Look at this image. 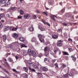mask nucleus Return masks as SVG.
<instances>
[{
    "label": "nucleus",
    "mask_w": 78,
    "mask_h": 78,
    "mask_svg": "<svg viewBox=\"0 0 78 78\" xmlns=\"http://www.w3.org/2000/svg\"><path fill=\"white\" fill-rule=\"evenodd\" d=\"M50 51V47H46L44 48V51L45 53V56L47 57L49 56V51Z\"/></svg>",
    "instance_id": "1"
},
{
    "label": "nucleus",
    "mask_w": 78,
    "mask_h": 78,
    "mask_svg": "<svg viewBox=\"0 0 78 78\" xmlns=\"http://www.w3.org/2000/svg\"><path fill=\"white\" fill-rule=\"evenodd\" d=\"M37 37L39 39V41L41 42H42V43H44V38H42V37H43V35L38 34L37 35Z\"/></svg>",
    "instance_id": "2"
},
{
    "label": "nucleus",
    "mask_w": 78,
    "mask_h": 78,
    "mask_svg": "<svg viewBox=\"0 0 78 78\" xmlns=\"http://www.w3.org/2000/svg\"><path fill=\"white\" fill-rule=\"evenodd\" d=\"M17 43V42H16L15 43H12L10 44H9L8 46V48H10V49L11 50H12L14 51L15 50V48L14 47V44L16 43Z\"/></svg>",
    "instance_id": "3"
},
{
    "label": "nucleus",
    "mask_w": 78,
    "mask_h": 78,
    "mask_svg": "<svg viewBox=\"0 0 78 78\" xmlns=\"http://www.w3.org/2000/svg\"><path fill=\"white\" fill-rule=\"evenodd\" d=\"M57 45L58 47H62L63 45V41L61 40L58 41Z\"/></svg>",
    "instance_id": "4"
},
{
    "label": "nucleus",
    "mask_w": 78,
    "mask_h": 78,
    "mask_svg": "<svg viewBox=\"0 0 78 78\" xmlns=\"http://www.w3.org/2000/svg\"><path fill=\"white\" fill-rule=\"evenodd\" d=\"M23 17L25 19H31V17L30 14L26 13L23 16Z\"/></svg>",
    "instance_id": "5"
},
{
    "label": "nucleus",
    "mask_w": 78,
    "mask_h": 78,
    "mask_svg": "<svg viewBox=\"0 0 78 78\" xmlns=\"http://www.w3.org/2000/svg\"><path fill=\"white\" fill-rule=\"evenodd\" d=\"M12 36L13 38H15V39H16L17 37H19V34L14 33L12 34Z\"/></svg>",
    "instance_id": "6"
},
{
    "label": "nucleus",
    "mask_w": 78,
    "mask_h": 78,
    "mask_svg": "<svg viewBox=\"0 0 78 78\" xmlns=\"http://www.w3.org/2000/svg\"><path fill=\"white\" fill-rule=\"evenodd\" d=\"M36 64L34 65V67L35 69H37V70H39V62H37L36 63Z\"/></svg>",
    "instance_id": "7"
},
{
    "label": "nucleus",
    "mask_w": 78,
    "mask_h": 78,
    "mask_svg": "<svg viewBox=\"0 0 78 78\" xmlns=\"http://www.w3.org/2000/svg\"><path fill=\"white\" fill-rule=\"evenodd\" d=\"M48 3L50 5H53L54 4V0H49Z\"/></svg>",
    "instance_id": "8"
},
{
    "label": "nucleus",
    "mask_w": 78,
    "mask_h": 78,
    "mask_svg": "<svg viewBox=\"0 0 78 78\" xmlns=\"http://www.w3.org/2000/svg\"><path fill=\"white\" fill-rule=\"evenodd\" d=\"M0 68H1V69H2V70H3V71H4L5 72V73H8V74H9V72L7 71L6 69L2 68V66H0Z\"/></svg>",
    "instance_id": "9"
},
{
    "label": "nucleus",
    "mask_w": 78,
    "mask_h": 78,
    "mask_svg": "<svg viewBox=\"0 0 78 78\" xmlns=\"http://www.w3.org/2000/svg\"><path fill=\"white\" fill-rule=\"evenodd\" d=\"M29 30L30 31H33L34 30L33 28V25H32L30 26V27L29 28Z\"/></svg>",
    "instance_id": "10"
},
{
    "label": "nucleus",
    "mask_w": 78,
    "mask_h": 78,
    "mask_svg": "<svg viewBox=\"0 0 78 78\" xmlns=\"http://www.w3.org/2000/svg\"><path fill=\"white\" fill-rule=\"evenodd\" d=\"M38 28L39 30H40L41 31H43L45 30V29L43 27H42L41 26H39L38 27Z\"/></svg>",
    "instance_id": "11"
},
{
    "label": "nucleus",
    "mask_w": 78,
    "mask_h": 78,
    "mask_svg": "<svg viewBox=\"0 0 78 78\" xmlns=\"http://www.w3.org/2000/svg\"><path fill=\"white\" fill-rule=\"evenodd\" d=\"M10 28L8 26H6L4 27V30L5 31H8V30H9Z\"/></svg>",
    "instance_id": "12"
},
{
    "label": "nucleus",
    "mask_w": 78,
    "mask_h": 78,
    "mask_svg": "<svg viewBox=\"0 0 78 78\" xmlns=\"http://www.w3.org/2000/svg\"><path fill=\"white\" fill-rule=\"evenodd\" d=\"M52 38L54 39H57L58 38V36L57 35L53 34L52 36Z\"/></svg>",
    "instance_id": "13"
},
{
    "label": "nucleus",
    "mask_w": 78,
    "mask_h": 78,
    "mask_svg": "<svg viewBox=\"0 0 78 78\" xmlns=\"http://www.w3.org/2000/svg\"><path fill=\"white\" fill-rule=\"evenodd\" d=\"M65 16L67 17H70L72 16V13H68L65 14Z\"/></svg>",
    "instance_id": "14"
},
{
    "label": "nucleus",
    "mask_w": 78,
    "mask_h": 78,
    "mask_svg": "<svg viewBox=\"0 0 78 78\" xmlns=\"http://www.w3.org/2000/svg\"><path fill=\"white\" fill-rule=\"evenodd\" d=\"M22 76L23 78H28V74L26 73L23 74Z\"/></svg>",
    "instance_id": "15"
},
{
    "label": "nucleus",
    "mask_w": 78,
    "mask_h": 78,
    "mask_svg": "<svg viewBox=\"0 0 78 78\" xmlns=\"http://www.w3.org/2000/svg\"><path fill=\"white\" fill-rule=\"evenodd\" d=\"M5 5L6 6H9L10 5H11V3H10V2H9L6 3Z\"/></svg>",
    "instance_id": "16"
},
{
    "label": "nucleus",
    "mask_w": 78,
    "mask_h": 78,
    "mask_svg": "<svg viewBox=\"0 0 78 78\" xmlns=\"http://www.w3.org/2000/svg\"><path fill=\"white\" fill-rule=\"evenodd\" d=\"M19 40L21 42H24L25 41V38L22 37H20L19 39Z\"/></svg>",
    "instance_id": "17"
},
{
    "label": "nucleus",
    "mask_w": 78,
    "mask_h": 78,
    "mask_svg": "<svg viewBox=\"0 0 78 78\" xmlns=\"http://www.w3.org/2000/svg\"><path fill=\"white\" fill-rule=\"evenodd\" d=\"M44 62L48 64V62H49V59H48V58H44Z\"/></svg>",
    "instance_id": "18"
},
{
    "label": "nucleus",
    "mask_w": 78,
    "mask_h": 78,
    "mask_svg": "<svg viewBox=\"0 0 78 78\" xmlns=\"http://www.w3.org/2000/svg\"><path fill=\"white\" fill-rule=\"evenodd\" d=\"M28 68L30 70H31L32 72H36V70L35 69H34L33 68H31L29 66Z\"/></svg>",
    "instance_id": "19"
},
{
    "label": "nucleus",
    "mask_w": 78,
    "mask_h": 78,
    "mask_svg": "<svg viewBox=\"0 0 78 78\" xmlns=\"http://www.w3.org/2000/svg\"><path fill=\"white\" fill-rule=\"evenodd\" d=\"M6 2V0H1L0 3L2 4H4Z\"/></svg>",
    "instance_id": "20"
},
{
    "label": "nucleus",
    "mask_w": 78,
    "mask_h": 78,
    "mask_svg": "<svg viewBox=\"0 0 78 78\" xmlns=\"http://www.w3.org/2000/svg\"><path fill=\"white\" fill-rule=\"evenodd\" d=\"M62 54L63 55H69V54L68 53V52L66 51H62Z\"/></svg>",
    "instance_id": "21"
},
{
    "label": "nucleus",
    "mask_w": 78,
    "mask_h": 78,
    "mask_svg": "<svg viewBox=\"0 0 78 78\" xmlns=\"http://www.w3.org/2000/svg\"><path fill=\"white\" fill-rule=\"evenodd\" d=\"M48 70V68L46 67H44L42 68V70L43 71H47Z\"/></svg>",
    "instance_id": "22"
},
{
    "label": "nucleus",
    "mask_w": 78,
    "mask_h": 78,
    "mask_svg": "<svg viewBox=\"0 0 78 78\" xmlns=\"http://www.w3.org/2000/svg\"><path fill=\"white\" fill-rule=\"evenodd\" d=\"M68 50L70 52H71L73 51V49L72 48H68Z\"/></svg>",
    "instance_id": "23"
},
{
    "label": "nucleus",
    "mask_w": 78,
    "mask_h": 78,
    "mask_svg": "<svg viewBox=\"0 0 78 78\" xmlns=\"http://www.w3.org/2000/svg\"><path fill=\"white\" fill-rule=\"evenodd\" d=\"M31 41L33 42H36V38L34 37H33Z\"/></svg>",
    "instance_id": "24"
},
{
    "label": "nucleus",
    "mask_w": 78,
    "mask_h": 78,
    "mask_svg": "<svg viewBox=\"0 0 78 78\" xmlns=\"http://www.w3.org/2000/svg\"><path fill=\"white\" fill-rule=\"evenodd\" d=\"M23 54L25 56H27V55L28 54V51L26 50L24 51L23 52Z\"/></svg>",
    "instance_id": "25"
},
{
    "label": "nucleus",
    "mask_w": 78,
    "mask_h": 78,
    "mask_svg": "<svg viewBox=\"0 0 78 78\" xmlns=\"http://www.w3.org/2000/svg\"><path fill=\"white\" fill-rule=\"evenodd\" d=\"M23 69L26 72H28V68L27 67H23Z\"/></svg>",
    "instance_id": "26"
},
{
    "label": "nucleus",
    "mask_w": 78,
    "mask_h": 78,
    "mask_svg": "<svg viewBox=\"0 0 78 78\" xmlns=\"http://www.w3.org/2000/svg\"><path fill=\"white\" fill-rule=\"evenodd\" d=\"M29 64L30 66V67H32V66H33V63L32 62H31V61H29Z\"/></svg>",
    "instance_id": "27"
},
{
    "label": "nucleus",
    "mask_w": 78,
    "mask_h": 78,
    "mask_svg": "<svg viewBox=\"0 0 78 78\" xmlns=\"http://www.w3.org/2000/svg\"><path fill=\"white\" fill-rule=\"evenodd\" d=\"M12 70H13V72H16V73L17 74L20 73L19 72L17 71L16 69H12Z\"/></svg>",
    "instance_id": "28"
},
{
    "label": "nucleus",
    "mask_w": 78,
    "mask_h": 78,
    "mask_svg": "<svg viewBox=\"0 0 78 78\" xmlns=\"http://www.w3.org/2000/svg\"><path fill=\"white\" fill-rule=\"evenodd\" d=\"M27 52L28 53H29L30 55H31V54L32 53V52L31 51V49H28V51H27Z\"/></svg>",
    "instance_id": "29"
},
{
    "label": "nucleus",
    "mask_w": 78,
    "mask_h": 78,
    "mask_svg": "<svg viewBox=\"0 0 78 78\" xmlns=\"http://www.w3.org/2000/svg\"><path fill=\"white\" fill-rule=\"evenodd\" d=\"M32 55L33 56H36V54L34 51H33L32 52Z\"/></svg>",
    "instance_id": "30"
},
{
    "label": "nucleus",
    "mask_w": 78,
    "mask_h": 78,
    "mask_svg": "<svg viewBox=\"0 0 78 78\" xmlns=\"http://www.w3.org/2000/svg\"><path fill=\"white\" fill-rule=\"evenodd\" d=\"M54 16H55V15H53L52 16H51V17L52 19L53 20V21H56V20L55 19V18Z\"/></svg>",
    "instance_id": "31"
},
{
    "label": "nucleus",
    "mask_w": 78,
    "mask_h": 78,
    "mask_svg": "<svg viewBox=\"0 0 78 78\" xmlns=\"http://www.w3.org/2000/svg\"><path fill=\"white\" fill-rule=\"evenodd\" d=\"M2 37H3V39L4 41H6L7 39V37H6V36L5 35H3L2 36Z\"/></svg>",
    "instance_id": "32"
},
{
    "label": "nucleus",
    "mask_w": 78,
    "mask_h": 78,
    "mask_svg": "<svg viewBox=\"0 0 78 78\" xmlns=\"http://www.w3.org/2000/svg\"><path fill=\"white\" fill-rule=\"evenodd\" d=\"M44 56V55L42 54V53H41L40 54H39L38 55V57L39 58H41L42 56Z\"/></svg>",
    "instance_id": "33"
},
{
    "label": "nucleus",
    "mask_w": 78,
    "mask_h": 78,
    "mask_svg": "<svg viewBox=\"0 0 78 78\" xmlns=\"http://www.w3.org/2000/svg\"><path fill=\"white\" fill-rule=\"evenodd\" d=\"M20 14H21V15H23V14H24V12H23V11L22 10H20Z\"/></svg>",
    "instance_id": "34"
},
{
    "label": "nucleus",
    "mask_w": 78,
    "mask_h": 78,
    "mask_svg": "<svg viewBox=\"0 0 78 78\" xmlns=\"http://www.w3.org/2000/svg\"><path fill=\"white\" fill-rule=\"evenodd\" d=\"M17 28H12V31H17Z\"/></svg>",
    "instance_id": "35"
},
{
    "label": "nucleus",
    "mask_w": 78,
    "mask_h": 78,
    "mask_svg": "<svg viewBox=\"0 0 78 78\" xmlns=\"http://www.w3.org/2000/svg\"><path fill=\"white\" fill-rule=\"evenodd\" d=\"M63 76L64 78H66L67 77L69 76V75L67 74H66L64 75Z\"/></svg>",
    "instance_id": "36"
},
{
    "label": "nucleus",
    "mask_w": 78,
    "mask_h": 78,
    "mask_svg": "<svg viewBox=\"0 0 78 78\" xmlns=\"http://www.w3.org/2000/svg\"><path fill=\"white\" fill-rule=\"evenodd\" d=\"M21 47H25V48H27V46L25 45V44H23L21 45Z\"/></svg>",
    "instance_id": "37"
},
{
    "label": "nucleus",
    "mask_w": 78,
    "mask_h": 78,
    "mask_svg": "<svg viewBox=\"0 0 78 78\" xmlns=\"http://www.w3.org/2000/svg\"><path fill=\"white\" fill-rule=\"evenodd\" d=\"M62 24L63 26H64V27H67V24H66L64 23H62Z\"/></svg>",
    "instance_id": "38"
},
{
    "label": "nucleus",
    "mask_w": 78,
    "mask_h": 78,
    "mask_svg": "<svg viewBox=\"0 0 78 78\" xmlns=\"http://www.w3.org/2000/svg\"><path fill=\"white\" fill-rule=\"evenodd\" d=\"M73 75H74V74H73V72H71L69 73V76H72Z\"/></svg>",
    "instance_id": "39"
},
{
    "label": "nucleus",
    "mask_w": 78,
    "mask_h": 78,
    "mask_svg": "<svg viewBox=\"0 0 78 78\" xmlns=\"http://www.w3.org/2000/svg\"><path fill=\"white\" fill-rule=\"evenodd\" d=\"M55 66L56 68H59V67L58 66V63H56L55 64Z\"/></svg>",
    "instance_id": "40"
},
{
    "label": "nucleus",
    "mask_w": 78,
    "mask_h": 78,
    "mask_svg": "<svg viewBox=\"0 0 78 78\" xmlns=\"http://www.w3.org/2000/svg\"><path fill=\"white\" fill-rule=\"evenodd\" d=\"M68 41L71 43H72V39L71 38H69L68 39Z\"/></svg>",
    "instance_id": "41"
},
{
    "label": "nucleus",
    "mask_w": 78,
    "mask_h": 78,
    "mask_svg": "<svg viewBox=\"0 0 78 78\" xmlns=\"http://www.w3.org/2000/svg\"><path fill=\"white\" fill-rule=\"evenodd\" d=\"M10 11H13L14 10H15L16 9L15 8V7H13L10 8Z\"/></svg>",
    "instance_id": "42"
},
{
    "label": "nucleus",
    "mask_w": 78,
    "mask_h": 78,
    "mask_svg": "<svg viewBox=\"0 0 78 78\" xmlns=\"http://www.w3.org/2000/svg\"><path fill=\"white\" fill-rule=\"evenodd\" d=\"M6 16L7 17H8L9 19H10V18H11V17H10V15L8 14H7L6 15Z\"/></svg>",
    "instance_id": "43"
},
{
    "label": "nucleus",
    "mask_w": 78,
    "mask_h": 78,
    "mask_svg": "<svg viewBox=\"0 0 78 78\" xmlns=\"http://www.w3.org/2000/svg\"><path fill=\"white\" fill-rule=\"evenodd\" d=\"M62 68H65V67H67V65L62 64Z\"/></svg>",
    "instance_id": "44"
},
{
    "label": "nucleus",
    "mask_w": 78,
    "mask_h": 78,
    "mask_svg": "<svg viewBox=\"0 0 78 78\" xmlns=\"http://www.w3.org/2000/svg\"><path fill=\"white\" fill-rule=\"evenodd\" d=\"M65 10V8H64L61 10V12H62V13H64V12Z\"/></svg>",
    "instance_id": "45"
},
{
    "label": "nucleus",
    "mask_w": 78,
    "mask_h": 78,
    "mask_svg": "<svg viewBox=\"0 0 78 78\" xmlns=\"http://www.w3.org/2000/svg\"><path fill=\"white\" fill-rule=\"evenodd\" d=\"M50 44V42L49 41H46L45 43H44V45H47L48 44Z\"/></svg>",
    "instance_id": "46"
},
{
    "label": "nucleus",
    "mask_w": 78,
    "mask_h": 78,
    "mask_svg": "<svg viewBox=\"0 0 78 78\" xmlns=\"http://www.w3.org/2000/svg\"><path fill=\"white\" fill-rule=\"evenodd\" d=\"M8 60L10 62H12V61H13V60H12V59H11V58H9Z\"/></svg>",
    "instance_id": "47"
},
{
    "label": "nucleus",
    "mask_w": 78,
    "mask_h": 78,
    "mask_svg": "<svg viewBox=\"0 0 78 78\" xmlns=\"http://www.w3.org/2000/svg\"><path fill=\"white\" fill-rule=\"evenodd\" d=\"M36 12H37V13H39L40 14L41 13V12L40 11V10H39V9H37L36 10Z\"/></svg>",
    "instance_id": "48"
},
{
    "label": "nucleus",
    "mask_w": 78,
    "mask_h": 78,
    "mask_svg": "<svg viewBox=\"0 0 78 78\" xmlns=\"http://www.w3.org/2000/svg\"><path fill=\"white\" fill-rule=\"evenodd\" d=\"M33 18L34 19H37V16L36 15H34L33 16Z\"/></svg>",
    "instance_id": "49"
},
{
    "label": "nucleus",
    "mask_w": 78,
    "mask_h": 78,
    "mask_svg": "<svg viewBox=\"0 0 78 78\" xmlns=\"http://www.w3.org/2000/svg\"><path fill=\"white\" fill-rule=\"evenodd\" d=\"M43 13L45 14V16H48V15L47 14V12H43Z\"/></svg>",
    "instance_id": "50"
},
{
    "label": "nucleus",
    "mask_w": 78,
    "mask_h": 78,
    "mask_svg": "<svg viewBox=\"0 0 78 78\" xmlns=\"http://www.w3.org/2000/svg\"><path fill=\"white\" fill-rule=\"evenodd\" d=\"M76 58L73 57V59L74 62H75L76 61Z\"/></svg>",
    "instance_id": "51"
},
{
    "label": "nucleus",
    "mask_w": 78,
    "mask_h": 78,
    "mask_svg": "<svg viewBox=\"0 0 78 78\" xmlns=\"http://www.w3.org/2000/svg\"><path fill=\"white\" fill-rule=\"evenodd\" d=\"M22 16H18L17 18V19H22Z\"/></svg>",
    "instance_id": "52"
},
{
    "label": "nucleus",
    "mask_w": 78,
    "mask_h": 78,
    "mask_svg": "<svg viewBox=\"0 0 78 78\" xmlns=\"http://www.w3.org/2000/svg\"><path fill=\"white\" fill-rule=\"evenodd\" d=\"M0 11H5V10L4 9L1 8L0 9Z\"/></svg>",
    "instance_id": "53"
},
{
    "label": "nucleus",
    "mask_w": 78,
    "mask_h": 78,
    "mask_svg": "<svg viewBox=\"0 0 78 78\" xmlns=\"http://www.w3.org/2000/svg\"><path fill=\"white\" fill-rule=\"evenodd\" d=\"M61 31V28L60 29H58V30H57V32H58V33H60Z\"/></svg>",
    "instance_id": "54"
},
{
    "label": "nucleus",
    "mask_w": 78,
    "mask_h": 78,
    "mask_svg": "<svg viewBox=\"0 0 78 78\" xmlns=\"http://www.w3.org/2000/svg\"><path fill=\"white\" fill-rule=\"evenodd\" d=\"M65 58L66 60H67L69 58V57L68 56H66L65 57Z\"/></svg>",
    "instance_id": "55"
},
{
    "label": "nucleus",
    "mask_w": 78,
    "mask_h": 78,
    "mask_svg": "<svg viewBox=\"0 0 78 78\" xmlns=\"http://www.w3.org/2000/svg\"><path fill=\"white\" fill-rule=\"evenodd\" d=\"M0 17H4V15L0 14Z\"/></svg>",
    "instance_id": "56"
},
{
    "label": "nucleus",
    "mask_w": 78,
    "mask_h": 78,
    "mask_svg": "<svg viewBox=\"0 0 78 78\" xmlns=\"http://www.w3.org/2000/svg\"><path fill=\"white\" fill-rule=\"evenodd\" d=\"M55 50L57 51H59V48H57L55 49Z\"/></svg>",
    "instance_id": "57"
},
{
    "label": "nucleus",
    "mask_w": 78,
    "mask_h": 78,
    "mask_svg": "<svg viewBox=\"0 0 78 78\" xmlns=\"http://www.w3.org/2000/svg\"><path fill=\"white\" fill-rule=\"evenodd\" d=\"M56 61V59H52V62H55V61Z\"/></svg>",
    "instance_id": "58"
},
{
    "label": "nucleus",
    "mask_w": 78,
    "mask_h": 78,
    "mask_svg": "<svg viewBox=\"0 0 78 78\" xmlns=\"http://www.w3.org/2000/svg\"><path fill=\"white\" fill-rule=\"evenodd\" d=\"M46 24L48 25L49 27H50V23H46Z\"/></svg>",
    "instance_id": "59"
},
{
    "label": "nucleus",
    "mask_w": 78,
    "mask_h": 78,
    "mask_svg": "<svg viewBox=\"0 0 78 78\" xmlns=\"http://www.w3.org/2000/svg\"><path fill=\"white\" fill-rule=\"evenodd\" d=\"M75 40H76V41H78V37H75Z\"/></svg>",
    "instance_id": "60"
},
{
    "label": "nucleus",
    "mask_w": 78,
    "mask_h": 78,
    "mask_svg": "<svg viewBox=\"0 0 78 78\" xmlns=\"http://www.w3.org/2000/svg\"><path fill=\"white\" fill-rule=\"evenodd\" d=\"M3 61H5V62H6L7 61L6 59L5 58H3Z\"/></svg>",
    "instance_id": "61"
},
{
    "label": "nucleus",
    "mask_w": 78,
    "mask_h": 78,
    "mask_svg": "<svg viewBox=\"0 0 78 78\" xmlns=\"http://www.w3.org/2000/svg\"><path fill=\"white\" fill-rule=\"evenodd\" d=\"M41 22H43V23H45V21L44 20H42Z\"/></svg>",
    "instance_id": "62"
},
{
    "label": "nucleus",
    "mask_w": 78,
    "mask_h": 78,
    "mask_svg": "<svg viewBox=\"0 0 78 78\" xmlns=\"http://www.w3.org/2000/svg\"><path fill=\"white\" fill-rule=\"evenodd\" d=\"M17 52L18 53H20V48H19V50L17 51Z\"/></svg>",
    "instance_id": "63"
},
{
    "label": "nucleus",
    "mask_w": 78,
    "mask_h": 78,
    "mask_svg": "<svg viewBox=\"0 0 78 78\" xmlns=\"http://www.w3.org/2000/svg\"><path fill=\"white\" fill-rule=\"evenodd\" d=\"M15 58H16V60H17V59H18V58H19V57L17 56H15Z\"/></svg>",
    "instance_id": "64"
}]
</instances>
